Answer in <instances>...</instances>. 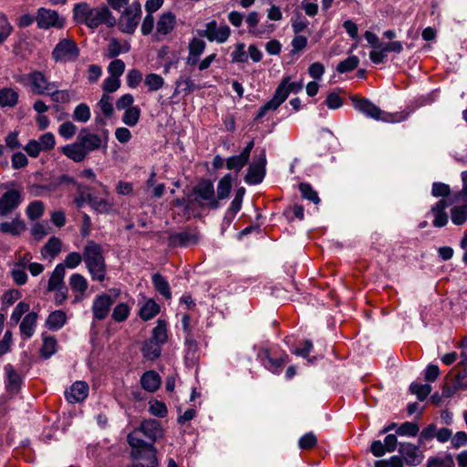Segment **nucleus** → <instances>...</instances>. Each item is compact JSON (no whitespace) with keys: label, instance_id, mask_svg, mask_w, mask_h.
Returning a JSON list of instances; mask_svg holds the SVG:
<instances>
[{"label":"nucleus","instance_id":"1","mask_svg":"<svg viewBox=\"0 0 467 467\" xmlns=\"http://www.w3.org/2000/svg\"><path fill=\"white\" fill-rule=\"evenodd\" d=\"M74 19L78 24H84L89 28H97L102 24L113 26L115 17L106 6L91 7L87 3H78L73 8Z\"/></svg>","mask_w":467,"mask_h":467},{"label":"nucleus","instance_id":"2","mask_svg":"<svg viewBox=\"0 0 467 467\" xmlns=\"http://www.w3.org/2000/svg\"><path fill=\"white\" fill-rule=\"evenodd\" d=\"M137 434L138 432L130 433L127 437L131 448L132 467H158L155 447L151 443L139 440Z\"/></svg>","mask_w":467,"mask_h":467},{"label":"nucleus","instance_id":"3","mask_svg":"<svg viewBox=\"0 0 467 467\" xmlns=\"http://www.w3.org/2000/svg\"><path fill=\"white\" fill-rule=\"evenodd\" d=\"M83 261L94 281L103 282L106 277V264L100 244L88 241L83 249Z\"/></svg>","mask_w":467,"mask_h":467},{"label":"nucleus","instance_id":"4","mask_svg":"<svg viewBox=\"0 0 467 467\" xmlns=\"http://www.w3.org/2000/svg\"><path fill=\"white\" fill-rule=\"evenodd\" d=\"M354 108L366 115L368 118L374 119L376 120H382L385 122H396L399 121L397 116L382 111L378 106L372 103L367 99L352 98Z\"/></svg>","mask_w":467,"mask_h":467},{"label":"nucleus","instance_id":"5","mask_svg":"<svg viewBox=\"0 0 467 467\" xmlns=\"http://www.w3.org/2000/svg\"><path fill=\"white\" fill-rule=\"evenodd\" d=\"M78 56L79 48L70 38L59 40L51 53V57L55 62L63 64L77 60Z\"/></svg>","mask_w":467,"mask_h":467},{"label":"nucleus","instance_id":"6","mask_svg":"<svg viewBox=\"0 0 467 467\" xmlns=\"http://www.w3.org/2000/svg\"><path fill=\"white\" fill-rule=\"evenodd\" d=\"M141 16V6L139 2H133L127 6L119 18V28L125 34H133L139 25Z\"/></svg>","mask_w":467,"mask_h":467},{"label":"nucleus","instance_id":"7","mask_svg":"<svg viewBox=\"0 0 467 467\" xmlns=\"http://www.w3.org/2000/svg\"><path fill=\"white\" fill-rule=\"evenodd\" d=\"M23 83L30 87L31 91L37 95H47L53 90L57 85L50 82L45 74L41 71L35 70L23 77Z\"/></svg>","mask_w":467,"mask_h":467},{"label":"nucleus","instance_id":"8","mask_svg":"<svg viewBox=\"0 0 467 467\" xmlns=\"http://www.w3.org/2000/svg\"><path fill=\"white\" fill-rule=\"evenodd\" d=\"M195 201L200 206H208L212 209L219 207V202L214 193L213 183L210 180L201 181L194 188Z\"/></svg>","mask_w":467,"mask_h":467},{"label":"nucleus","instance_id":"9","mask_svg":"<svg viewBox=\"0 0 467 467\" xmlns=\"http://www.w3.org/2000/svg\"><path fill=\"white\" fill-rule=\"evenodd\" d=\"M36 22L40 29L57 28L60 29L65 26V17L60 16L57 11L45 7L37 9L36 15Z\"/></svg>","mask_w":467,"mask_h":467},{"label":"nucleus","instance_id":"10","mask_svg":"<svg viewBox=\"0 0 467 467\" xmlns=\"http://www.w3.org/2000/svg\"><path fill=\"white\" fill-rule=\"evenodd\" d=\"M198 34L210 42L223 44L231 36V28L225 24L219 25L215 20H213L205 25L204 29L198 31Z\"/></svg>","mask_w":467,"mask_h":467},{"label":"nucleus","instance_id":"11","mask_svg":"<svg viewBox=\"0 0 467 467\" xmlns=\"http://www.w3.org/2000/svg\"><path fill=\"white\" fill-rule=\"evenodd\" d=\"M265 165L266 154L265 150H262L254 157L252 162L249 164L247 174L245 176V182L248 184L260 183L265 175Z\"/></svg>","mask_w":467,"mask_h":467},{"label":"nucleus","instance_id":"12","mask_svg":"<svg viewBox=\"0 0 467 467\" xmlns=\"http://www.w3.org/2000/svg\"><path fill=\"white\" fill-rule=\"evenodd\" d=\"M138 432L137 438L142 440V436L154 442L163 435L162 428L159 421L155 420H145L140 426L133 430L130 433Z\"/></svg>","mask_w":467,"mask_h":467},{"label":"nucleus","instance_id":"13","mask_svg":"<svg viewBox=\"0 0 467 467\" xmlns=\"http://www.w3.org/2000/svg\"><path fill=\"white\" fill-rule=\"evenodd\" d=\"M402 50L403 44L400 41L381 43L379 50H371L369 58L374 64H381L385 62L388 53L400 54Z\"/></svg>","mask_w":467,"mask_h":467},{"label":"nucleus","instance_id":"14","mask_svg":"<svg viewBox=\"0 0 467 467\" xmlns=\"http://www.w3.org/2000/svg\"><path fill=\"white\" fill-rule=\"evenodd\" d=\"M399 452L402 461L410 466L419 465L424 458L420 448L410 442H401L400 444Z\"/></svg>","mask_w":467,"mask_h":467},{"label":"nucleus","instance_id":"15","mask_svg":"<svg viewBox=\"0 0 467 467\" xmlns=\"http://www.w3.org/2000/svg\"><path fill=\"white\" fill-rule=\"evenodd\" d=\"M22 194L17 190H10L0 198V216H5L13 212L22 202Z\"/></svg>","mask_w":467,"mask_h":467},{"label":"nucleus","instance_id":"16","mask_svg":"<svg viewBox=\"0 0 467 467\" xmlns=\"http://www.w3.org/2000/svg\"><path fill=\"white\" fill-rule=\"evenodd\" d=\"M113 299L108 294H100L94 298L92 304V313L94 318L103 320L107 317Z\"/></svg>","mask_w":467,"mask_h":467},{"label":"nucleus","instance_id":"17","mask_svg":"<svg viewBox=\"0 0 467 467\" xmlns=\"http://www.w3.org/2000/svg\"><path fill=\"white\" fill-rule=\"evenodd\" d=\"M68 283L72 292L75 294L74 302L83 300L88 287V282L86 277L80 274L75 273L70 275Z\"/></svg>","mask_w":467,"mask_h":467},{"label":"nucleus","instance_id":"18","mask_svg":"<svg viewBox=\"0 0 467 467\" xmlns=\"http://www.w3.org/2000/svg\"><path fill=\"white\" fill-rule=\"evenodd\" d=\"M38 315L35 311L27 313L20 322L19 331L23 340L31 338L36 328Z\"/></svg>","mask_w":467,"mask_h":467},{"label":"nucleus","instance_id":"19","mask_svg":"<svg viewBox=\"0 0 467 467\" xmlns=\"http://www.w3.org/2000/svg\"><path fill=\"white\" fill-rule=\"evenodd\" d=\"M88 385L84 381H76L66 390L65 396L68 402L77 403L86 400L88 395Z\"/></svg>","mask_w":467,"mask_h":467},{"label":"nucleus","instance_id":"20","mask_svg":"<svg viewBox=\"0 0 467 467\" xmlns=\"http://www.w3.org/2000/svg\"><path fill=\"white\" fill-rule=\"evenodd\" d=\"M259 14L255 11H253L248 14L245 18V23L248 26V33L254 36L261 37L264 34H271L275 27L273 25H267L265 28H258L257 25L259 23Z\"/></svg>","mask_w":467,"mask_h":467},{"label":"nucleus","instance_id":"21","mask_svg":"<svg viewBox=\"0 0 467 467\" xmlns=\"http://www.w3.org/2000/svg\"><path fill=\"white\" fill-rule=\"evenodd\" d=\"M5 388L11 394H16L21 387L22 379L18 372L10 364L5 366Z\"/></svg>","mask_w":467,"mask_h":467},{"label":"nucleus","instance_id":"22","mask_svg":"<svg viewBox=\"0 0 467 467\" xmlns=\"http://www.w3.org/2000/svg\"><path fill=\"white\" fill-rule=\"evenodd\" d=\"M176 16L171 12L163 13L156 24V36H166L170 34L175 27Z\"/></svg>","mask_w":467,"mask_h":467},{"label":"nucleus","instance_id":"23","mask_svg":"<svg viewBox=\"0 0 467 467\" xmlns=\"http://www.w3.org/2000/svg\"><path fill=\"white\" fill-rule=\"evenodd\" d=\"M77 141L85 150L87 155L91 151L99 150L102 144L101 138L99 135L90 132L78 135Z\"/></svg>","mask_w":467,"mask_h":467},{"label":"nucleus","instance_id":"24","mask_svg":"<svg viewBox=\"0 0 467 467\" xmlns=\"http://www.w3.org/2000/svg\"><path fill=\"white\" fill-rule=\"evenodd\" d=\"M206 44L203 40L193 37L189 43V54L186 58L187 65H195L199 61L201 55L203 53Z\"/></svg>","mask_w":467,"mask_h":467},{"label":"nucleus","instance_id":"25","mask_svg":"<svg viewBox=\"0 0 467 467\" xmlns=\"http://www.w3.org/2000/svg\"><path fill=\"white\" fill-rule=\"evenodd\" d=\"M304 87V83L302 80L291 82V78L289 76H285L283 78L281 83L278 85V87L275 89V92H278L279 89H281V95H283V103L285 101V99L288 98L290 93H298L302 90Z\"/></svg>","mask_w":467,"mask_h":467},{"label":"nucleus","instance_id":"26","mask_svg":"<svg viewBox=\"0 0 467 467\" xmlns=\"http://www.w3.org/2000/svg\"><path fill=\"white\" fill-rule=\"evenodd\" d=\"M140 385L148 392H155L161 386V379L154 370H148L140 377Z\"/></svg>","mask_w":467,"mask_h":467},{"label":"nucleus","instance_id":"27","mask_svg":"<svg viewBox=\"0 0 467 467\" xmlns=\"http://www.w3.org/2000/svg\"><path fill=\"white\" fill-rule=\"evenodd\" d=\"M448 203L444 200H440L432 208L431 213L434 216L433 225L435 227H443L448 223V215L445 212Z\"/></svg>","mask_w":467,"mask_h":467},{"label":"nucleus","instance_id":"28","mask_svg":"<svg viewBox=\"0 0 467 467\" xmlns=\"http://www.w3.org/2000/svg\"><path fill=\"white\" fill-rule=\"evenodd\" d=\"M62 250V242L59 238L52 236L47 244L41 248V256L54 259Z\"/></svg>","mask_w":467,"mask_h":467},{"label":"nucleus","instance_id":"29","mask_svg":"<svg viewBox=\"0 0 467 467\" xmlns=\"http://www.w3.org/2000/svg\"><path fill=\"white\" fill-rule=\"evenodd\" d=\"M66 275L65 265L58 264L51 273L47 283V291H53L65 285L64 278Z\"/></svg>","mask_w":467,"mask_h":467},{"label":"nucleus","instance_id":"30","mask_svg":"<svg viewBox=\"0 0 467 467\" xmlns=\"http://www.w3.org/2000/svg\"><path fill=\"white\" fill-rule=\"evenodd\" d=\"M287 355H283L279 358H273L270 356L268 351H265V359L264 360V365L272 373L279 374L281 373L284 365L287 363Z\"/></svg>","mask_w":467,"mask_h":467},{"label":"nucleus","instance_id":"31","mask_svg":"<svg viewBox=\"0 0 467 467\" xmlns=\"http://www.w3.org/2000/svg\"><path fill=\"white\" fill-rule=\"evenodd\" d=\"M62 152L75 162H80L85 160L87 153L81 146L76 141L75 143L66 145L62 148Z\"/></svg>","mask_w":467,"mask_h":467},{"label":"nucleus","instance_id":"32","mask_svg":"<svg viewBox=\"0 0 467 467\" xmlns=\"http://www.w3.org/2000/svg\"><path fill=\"white\" fill-rule=\"evenodd\" d=\"M18 92L12 88H4L0 89V106L5 108H13L18 102Z\"/></svg>","mask_w":467,"mask_h":467},{"label":"nucleus","instance_id":"33","mask_svg":"<svg viewBox=\"0 0 467 467\" xmlns=\"http://www.w3.org/2000/svg\"><path fill=\"white\" fill-rule=\"evenodd\" d=\"M283 95H281V91L275 92L273 98L267 101L265 105H263L257 114L255 119H262L268 111L270 110H275L278 109V107L283 103Z\"/></svg>","mask_w":467,"mask_h":467},{"label":"nucleus","instance_id":"34","mask_svg":"<svg viewBox=\"0 0 467 467\" xmlns=\"http://www.w3.org/2000/svg\"><path fill=\"white\" fill-rule=\"evenodd\" d=\"M52 101L66 104L75 98V91L71 89H57V87L47 94Z\"/></svg>","mask_w":467,"mask_h":467},{"label":"nucleus","instance_id":"35","mask_svg":"<svg viewBox=\"0 0 467 467\" xmlns=\"http://www.w3.org/2000/svg\"><path fill=\"white\" fill-rule=\"evenodd\" d=\"M67 321L66 313L62 310H56L49 314L47 319V327L52 330L61 328Z\"/></svg>","mask_w":467,"mask_h":467},{"label":"nucleus","instance_id":"36","mask_svg":"<svg viewBox=\"0 0 467 467\" xmlns=\"http://www.w3.org/2000/svg\"><path fill=\"white\" fill-rule=\"evenodd\" d=\"M141 351L144 358L153 360L160 357L161 352V346L150 338L144 342Z\"/></svg>","mask_w":467,"mask_h":467},{"label":"nucleus","instance_id":"37","mask_svg":"<svg viewBox=\"0 0 467 467\" xmlns=\"http://www.w3.org/2000/svg\"><path fill=\"white\" fill-rule=\"evenodd\" d=\"M154 288L166 299L171 297V292L168 281L159 273L152 275Z\"/></svg>","mask_w":467,"mask_h":467},{"label":"nucleus","instance_id":"38","mask_svg":"<svg viewBox=\"0 0 467 467\" xmlns=\"http://www.w3.org/2000/svg\"><path fill=\"white\" fill-rule=\"evenodd\" d=\"M160 312V306L153 300L148 299L140 309V317L143 320H150Z\"/></svg>","mask_w":467,"mask_h":467},{"label":"nucleus","instance_id":"39","mask_svg":"<svg viewBox=\"0 0 467 467\" xmlns=\"http://www.w3.org/2000/svg\"><path fill=\"white\" fill-rule=\"evenodd\" d=\"M150 339L162 346L168 339L167 322L163 319H158L156 327L152 330Z\"/></svg>","mask_w":467,"mask_h":467},{"label":"nucleus","instance_id":"40","mask_svg":"<svg viewBox=\"0 0 467 467\" xmlns=\"http://www.w3.org/2000/svg\"><path fill=\"white\" fill-rule=\"evenodd\" d=\"M233 178L231 174H226L223 178L220 179L217 185V195L216 199L223 200L226 199L232 190Z\"/></svg>","mask_w":467,"mask_h":467},{"label":"nucleus","instance_id":"41","mask_svg":"<svg viewBox=\"0 0 467 467\" xmlns=\"http://www.w3.org/2000/svg\"><path fill=\"white\" fill-rule=\"evenodd\" d=\"M197 88L193 80L190 77L181 76L175 81V90L174 95H177L181 92H185L186 94L192 93Z\"/></svg>","mask_w":467,"mask_h":467},{"label":"nucleus","instance_id":"42","mask_svg":"<svg viewBox=\"0 0 467 467\" xmlns=\"http://www.w3.org/2000/svg\"><path fill=\"white\" fill-rule=\"evenodd\" d=\"M164 78L156 73H150L145 76L144 84L150 92H155L161 89L164 86Z\"/></svg>","mask_w":467,"mask_h":467},{"label":"nucleus","instance_id":"43","mask_svg":"<svg viewBox=\"0 0 467 467\" xmlns=\"http://www.w3.org/2000/svg\"><path fill=\"white\" fill-rule=\"evenodd\" d=\"M427 467H454L453 457L450 453L429 458Z\"/></svg>","mask_w":467,"mask_h":467},{"label":"nucleus","instance_id":"44","mask_svg":"<svg viewBox=\"0 0 467 467\" xmlns=\"http://www.w3.org/2000/svg\"><path fill=\"white\" fill-rule=\"evenodd\" d=\"M249 158L241 152L239 155L227 158L225 164L228 170L238 172L247 164Z\"/></svg>","mask_w":467,"mask_h":467},{"label":"nucleus","instance_id":"45","mask_svg":"<svg viewBox=\"0 0 467 467\" xmlns=\"http://www.w3.org/2000/svg\"><path fill=\"white\" fill-rule=\"evenodd\" d=\"M74 120L79 123H86L90 119L91 111L90 108L86 103H79L76 106L72 115Z\"/></svg>","mask_w":467,"mask_h":467},{"label":"nucleus","instance_id":"46","mask_svg":"<svg viewBox=\"0 0 467 467\" xmlns=\"http://www.w3.org/2000/svg\"><path fill=\"white\" fill-rule=\"evenodd\" d=\"M88 203L99 213H109L112 210V203L109 201L88 195Z\"/></svg>","mask_w":467,"mask_h":467},{"label":"nucleus","instance_id":"47","mask_svg":"<svg viewBox=\"0 0 467 467\" xmlns=\"http://www.w3.org/2000/svg\"><path fill=\"white\" fill-rule=\"evenodd\" d=\"M25 230V224L19 220H13L11 222H4L0 223V231L12 235H18Z\"/></svg>","mask_w":467,"mask_h":467},{"label":"nucleus","instance_id":"48","mask_svg":"<svg viewBox=\"0 0 467 467\" xmlns=\"http://www.w3.org/2000/svg\"><path fill=\"white\" fill-rule=\"evenodd\" d=\"M30 306L26 302H19L14 308L10 316V325L16 326L23 319L22 317L29 313Z\"/></svg>","mask_w":467,"mask_h":467},{"label":"nucleus","instance_id":"49","mask_svg":"<svg viewBox=\"0 0 467 467\" xmlns=\"http://www.w3.org/2000/svg\"><path fill=\"white\" fill-rule=\"evenodd\" d=\"M97 106L99 107L104 117L109 118L112 116L114 112L113 98L109 94L104 93L101 96Z\"/></svg>","mask_w":467,"mask_h":467},{"label":"nucleus","instance_id":"50","mask_svg":"<svg viewBox=\"0 0 467 467\" xmlns=\"http://www.w3.org/2000/svg\"><path fill=\"white\" fill-rule=\"evenodd\" d=\"M51 232V227L47 221L37 222L31 227V234L36 240H42Z\"/></svg>","mask_w":467,"mask_h":467},{"label":"nucleus","instance_id":"51","mask_svg":"<svg viewBox=\"0 0 467 467\" xmlns=\"http://www.w3.org/2000/svg\"><path fill=\"white\" fill-rule=\"evenodd\" d=\"M140 109L139 107L134 106L127 109L122 116V122L130 127H134L140 120Z\"/></svg>","mask_w":467,"mask_h":467},{"label":"nucleus","instance_id":"52","mask_svg":"<svg viewBox=\"0 0 467 467\" xmlns=\"http://www.w3.org/2000/svg\"><path fill=\"white\" fill-rule=\"evenodd\" d=\"M420 431L418 424L410 421H406L399 426L396 433L399 436L415 437Z\"/></svg>","mask_w":467,"mask_h":467},{"label":"nucleus","instance_id":"53","mask_svg":"<svg viewBox=\"0 0 467 467\" xmlns=\"http://www.w3.org/2000/svg\"><path fill=\"white\" fill-rule=\"evenodd\" d=\"M41 355L48 358L57 352V340L54 337H44Z\"/></svg>","mask_w":467,"mask_h":467},{"label":"nucleus","instance_id":"54","mask_svg":"<svg viewBox=\"0 0 467 467\" xmlns=\"http://www.w3.org/2000/svg\"><path fill=\"white\" fill-rule=\"evenodd\" d=\"M451 221L456 225L463 224L467 220V205L455 206L451 211Z\"/></svg>","mask_w":467,"mask_h":467},{"label":"nucleus","instance_id":"55","mask_svg":"<svg viewBox=\"0 0 467 467\" xmlns=\"http://www.w3.org/2000/svg\"><path fill=\"white\" fill-rule=\"evenodd\" d=\"M44 209V203L41 201H34L28 204L26 215L31 220H36L43 215Z\"/></svg>","mask_w":467,"mask_h":467},{"label":"nucleus","instance_id":"56","mask_svg":"<svg viewBox=\"0 0 467 467\" xmlns=\"http://www.w3.org/2000/svg\"><path fill=\"white\" fill-rule=\"evenodd\" d=\"M410 389L420 400H424L431 392V386L429 384L411 383Z\"/></svg>","mask_w":467,"mask_h":467},{"label":"nucleus","instance_id":"57","mask_svg":"<svg viewBox=\"0 0 467 467\" xmlns=\"http://www.w3.org/2000/svg\"><path fill=\"white\" fill-rule=\"evenodd\" d=\"M130 308L125 303L118 304L112 312V318L117 322L125 321L130 316Z\"/></svg>","mask_w":467,"mask_h":467},{"label":"nucleus","instance_id":"58","mask_svg":"<svg viewBox=\"0 0 467 467\" xmlns=\"http://www.w3.org/2000/svg\"><path fill=\"white\" fill-rule=\"evenodd\" d=\"M358 63L359 59L358 57L350 56L337 65V70L339 73L349 72L355 69L358 66Z\"/></svg>","mask_w":467,"mask_h":467},{"label":"nucleus","instance_id":"59","mask_svg":"<svg viewBox=\"0 0 467 467\" xmlns=\"http://www.w3.org/2000/svg\"><path fill=\"white\" fill-rule=\"evenodd\" d=\"M299 190L303 198L309 200L316 204L319 203L320 199L317 195V192L312 188L310 184L302 182L299 184Z\"/></svg>","mask_w":467,"mask_h":467},{"label":"nucleus","instance_id":"60","mask_svg":"<svg viewBox=\"0 0 467 467\" xmlns=\"http://www.w3.org/2000/svg\"><path fill=\"white\" fill-rule=\"evenodd\" d=\"M78 129L77 126L71 121L63 122L58 128V134L66 139L69 140L74 137Z\"/></svg>","mask_w":467,"mask_h":467},{"label":"nucleus","instance_id":"61","mask_svg":"<svg viewBox=\"0 0 467 467\" xmlns=\"http://www.w3.org/2000/svg\"><path fill=\"white\" fill-rule=\"evenodd\" d=\"M82 260L83 254L78 252H71L66 256L62 265H65V268L74 269L81 264Z\"/></svg>","mask_w":467,"mask_h":467},{"label":"nucleus","instance_id":"62","mask_svg":"<svg viewBox=\"0 0 467 467\" xmlns=\"http://www.w3.org/2000/svg\"><path fill=\"white\" fill-rule=\"evenodd\" d=\"M150 412L156 416V417H160V418H163L167 415V407L166 405L162 402V401H160V400H152V401H150Z\"/></svg>","mask_w":467,"mask_h":467},{"label":"nucleus","instance_id":"63","mask_svg":"<svg viewBox=\"0 0 467 467\" xmlns=\"http://www.w3.org/2000/svg\"><path fill=\"white\" fill-rule=\"evenodd\" d=\"M325 104L329 109H337L343 105V99L337 92H330L327 94Z\"/></svg>","mask_w":467,"mask_h":467},{"label":"nucleus","instance_id":"64","mask_svg":"<svg viewBox=\"0 0 467 467\" xmlns=\"http://www.w3.org/2000/svg\"><path fill=\"white\" fill-rule=\"evenodd\" d=\"M375 467H403V461L399 456H392L387 461H377Z\"/></svg>","mask_w":467,"mask_h":467}]
</instances>
